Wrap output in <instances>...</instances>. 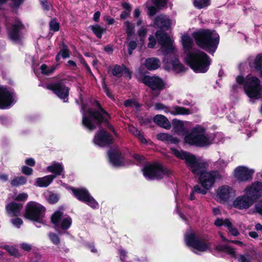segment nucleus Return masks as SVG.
<instances>
[{"instance_id":"052dcab7","label":"nucleus","mask_w":262,"mask_h":262,"mask_svg":"<svg viewBox=\"0 0 262 262\" xmlns=\"http://www.w3.org/2000/svg\"><path fill=\"white\" fill-rule=\"evenodd\" d=\"M21 172L26 175L30 176L32 174L33 169L27 166H24L21 167Z\"/></svg>"},{"instance_id":"49530a36","label":"nucleus","mask_w":262,"mask_h":262,"mask_svg":"<svg viewBox=\"0 0 262 262\" xmlns=\"http://www.w3.org/2000/svg\"><path fill=\"white\" fill-rule=\"evenodd\" d=\"M133 129L135 130V132H133V134L138 138L142 143L145 144H147V140L144 138V136L140 132V131L136 128H133Z\"/></svg>"},{"instance_id":"e433bc0d","label":"nucleus","mask_w":262,"mask_h":262,"mask_svg":"<svg viewBox=\"0 0 262 262\" xmlns=\"http://www.w3.org/2000/svg\"><path fill=\"white\" fill-rule=\"evenodd\" d=\"M27 182V178L23 176L17 177L11 181V184L12 186L18 187L24 185Z\"/></svg>"},{"instance_id":"f3484780","label":"nucleus","mask_w":262,"mask_h":262,"mask_svg":"<svg viewBox=\"0 0 262 262\" xmlns=\"http://www.w3.org/2000/svg\"><path fill=\"white\" fill-rule=\"evenodd\" d=\"M93 142L95 144L100 146H107L113 143L112 137L104 129H100L95 136Z\"/></svg>"},{"instance_id":"37998d69","label":"nucleus","mask_w":262,"mask_h":262,"mask_svg":"<svg viewBox=\"0 0 262 262\" xmlns=\"http://www.w3.org/2000/svg\"><path fill=\"white\" fill-rule=\"evenodd\" d=\"M125 27H126V31L127 35V39H129L131 36L134 33V26L133 24H130L129 21H126L124 23Z\"/></svg>"},{"instance_id":"6e6d98bb","label":"nucleus","mask_w":262,"mask_h":262,"mask_svg":"<svg viewBox=\"0 0 262 262\" xmlns=\"http://www.w3.org/2000/svg\"><path fill=\"white\" fill-rule=\"evenodd\" d=\"M227 162L223 159H220L215 163L216 167L220 169H223L227 165Z\"/></svg>"},{"instance_id":"338daca9","label":"nucleus","mask_w":262,"mask_h":262,"mask_svg":"<svg viewBox=\"0 0 262 262\" xmlns=\"http://www.w3.org/2000/svg\"><path fill=\"white\" fill-rule=\"evenodd\" d=\"M133 157L139 162V163H141L143 162L145 160L144 157L143 156L138 155L136 154H135L133 155Z\"/></svg>"},{"instance_id":"4d7b16f0","label":"nucleus","mask_w":262,"mask_h":262,"mask_svg":"<svg viewBox=\"0 0 262 262\" xmlns=\"http://www.w3.org/2000/svg\"><path fill=\"white\" fill-rule=\"evenodd\" d=\"M60 53L63 58H66L70 57V51L66 46L63 45V49L59 52Z\"/></svg>"},{"instance_id":"f03ea898","label":"nucleus","mask_w":262,"mask_h":262,"mask_svg":"<svg viewBox=\"0 0 262 262\" xmlns=\"http://www.w3.org/2000/svg\"><path fill=\"white\" fill-rule=\"evenodd\" d=\"M98 110L89 108L85 109L84 105L81 106V112L82 114V124L89 130H92L96 126L102 122L106 124L107 127L113 132H115L114 128L107 121L108 114L98 104Z\"/></svg>"},{"instance_id":"473e14b6","label":"nucleus","mask_w":262,"mask_h":262,"mask_svg":"<svg viewBox=\"0 0 262 262\" xmlns=\"http://www.w3.org/2000/svg\"><path fill=\"white\" fill-rule=\"evenodd\" d=\"M47 169L48 171L54 173L55 177L58 175L63 176V167L60 163H54L48 166Z\"/></svg>"},{"instance_id":"5701e85b","label":"nucleus","mask_w":262,"mask_h":262,"mask_svg":"<svg viewBox=\"0 0 262 262\" xmlns=\"http://www.w3.org/2000/svg\"><path fill=\"white\" fill-rule=\"evenodd\" d=\"M217 195L221 201L226 202L230 198L235 195V191L232 188L224 185L219 187L217 190Z\"/></svg>"},{"instance_id":"a878e982","label":"nucleus","mask_w":262,"mask_h":262,"mask_svg":"<svg viewBox=\"0 0 262 262\" xmlns=\"http://www.w3.org/2000/svg\"><path fill=\"white\" fill-rule=\"evenodd\" d=\"M22 208V205L14 202H11L6 206L8 215L10 216H18Z\"/></svg>"},{"instance_id":"58836bf2","label":"nucleus","mask_w":262,"mask_h":262,"mask_svg":"<svg viewBox=\"0 0 262 262\" xmlns=\"http://www.w3.org/2000/svg\"><path fill=\"white\" fill-rule=\"evenodd\" d=\"M57 66L58 64L48 67L46 64H43L40 67V70L42 74L49 75L54 72L55 70L57 68Z\"/></svg>"},{"instance_id":"20e7f679","label":"nucleus","mask_w":262,"mask_h":262,"mask_svg":"<svg viewBox=\"0 0 262 262\" xmlns=\"http://www.w3.org/2000/svg\"><path fill=\"white\" fill-rule=\"evenodd\" d=\"M236 81L239 85H243L245 93L249 97L255 99L260 97L262 84L258 78L250 75L246 77L237 76Z\"/></svg>"},{"instance_id":"680f3d73","label":"nucleus","mask_w":262,"mask_h":262,"mask_svg":"<svg viewBox=\"0 0 262 262\" xmlns=\"http://www.w3.org/2000/svg\"><path fill=\"white\" fill-rule=\"evenodd\" d=\"M237 259L240 262H247L250 260L249 255L248 254L245 255L239 254L237 257Z\"/></svg>"},{"instance_id":"864d4df0","label":"nucleus","mask_w":262,"mask_h":262,"mask_svg":"<svg viewBox=\"0 0 262 262\" xmlns=\"http://www.w3.org/2000/svg\"><path fill=\"white\" fill-rule=\"evenodd\" d=\"M49 25L51 30H52L54 32L58 31L59 25V24L55 19L51 20Z\"/></svg>"},{"instance_id":"a18cd8bd","label":"nucleus","mask_w":262,"mask_h":262,"mask_svg":"<svg viewBox=\"0 0 262 262\" xmlns=\"http://www.w3.org/2000/svg\"><path fill=\"white\" fill-rule=\"evenodd\" d=\"M133 129L135 130V132H133V134L138 138L142 143L145 144H147V140L144 138V136L140 132V131L136 128H133Z\"/></svg>"},{"instance_id":"774afa93","label":"nucleus","mask_w":262,"mask_h":262,"mask_svg":"<svg viewBox=\"0 0 262 262\" xmlns=\"http://www.w3.org/2000/svg\"><path fill=\"white\" fill-rule=\"evenodd\" d=\"M255 208L256 211L262 215V201L255 205Z\"/></svg>"},{"instance_id":"7c9ffc66","label":"nucleus","mask_w":262,"mask_h":262,"mask_svg":"<svg viewBox=\"0 0 262 262\" xmlns=\"http://www.w3.org/2000/svg\"><path fill=\"white\" fill-rule=\"evenodd\" d=\"M55 178L54 175H48L36 179L35 183L39 187H47Z\"/></svg>"},{"instance_id":"2f4dec72","label":"nucleus","mask_w":262,"mask_h":262,"mask_svg":"<svg viewBox=\"0 0 262 262\" xmlns=\"http://www.w3.org/2000/svg\"><path fill=\"white\" fill-rule=\"evenodd\" d=\"M216 249L220 252H225L232 257H236V252L235 249L227 245H219L216 246Z\"/></svg>"},{"instance_id":"603ef678","label":"nucleus","mask_w":262,"mask_h":262,"mask_svg":"<svg viewBox=\"0 0 262 262\" xmlns=\"http://www.w3.org/2000/svg\"><path fill=\"white\" fill-rule=\"evenodd\" d=\"M59 196L56 193H52L49 195L48 198V201L51 204H54L59 200Z\"/></svg>"},{"instance_id":"bb28decb","label":"nucleus","mask_w":262,"mask_h":262,"mask_svg":"<svg viewBox=\"0 0 262 262\" xmlns=\"http://www.w3.org/2000/svg\"><path fill=\"white\" fill-rule=\"evenodd\" d=\"M181 40L185 52L187 53V56L189 53H192L194 51H190L193 45V41L191 38L187 34L183 35Z\"/></svg>"},{"instance_id":"dca6fc26","label":"nucleus","mask_w":262,"mask_h":262,"mask_svg":"<svg viewBox=\"0 0 262 262\" xmlns=\"http://www.w3.org/2000/svg\"><path fill=\"white\" fill-rule=\"evenodd\" d=\"M155 107L157 110H163L165 113H169L173 115H185L191 114L190 110L184 107L175 106L172 107H168L161 103H156Z\"/></svg>"},{"instance_id":"6e6552de","label":"nucleus","mask_w":262,"mask_h":262,"mask_svg":"<svg viewBox=\"0 0 262 262\" xmlns=\"http://www.w3.org/2000/svg\"><path fill=\"white\" fill-rule=\"evenodd\" d=\"M144 177L147 180H155L162 179L168 174V171L158 164L146 163L142 169Z\"/></svg>"},{"instance_id":"0e129e2a","label":"nucleus","mask_w":262,"mask_h":262,"mask_svg":"<svg viewBox=\"0 0 262 262\" xmlns=\"http://www.w3.org/2000/svg\"><path fill=\"white\" fill-rule=\"evenodd\" d=\"M20 247L21 249L26 251H29L32 249V246L26 243H23L20 244Z\"/></svg>"},{"instance_id":"8fccbe9b","label":"nucleus","mask_w":262,"mask_h":262,"mask_svg":"<svg viewBox=\"0 0 262 262\" xmlns=\"http://www.w3.org/2000/svg\"><path fill=\"white\" fill-rule=\"evenodd\" d=\"M124 104L126 107H139L140 105L135 100L133 99H127L124 102Z\"/></svg>"},{"instance_id":"c85d7f7f","label":"nucleus","mask_w":262,"mask_h":262,"mask_svg":"<svg viewBox=\"0 0 262 262\" xmlns=\"http://www.w3.org/2000/svg\"><path fill=\"white\" fill-rule=\"evenodd\" d=\"M161 62L159 59L155 57L148 58L145 62V66L148 70H155L160 67Z\"/></svg>"},{"instance_id":"f704fd0d","label":"nucleus","mask_w":262,"mask_h":262,"mask_svg":"<svg viewBox=\"0 0 262 262\" xmlns=\"http://www.w3.org/2000/svg\"><path fill=\"white\" fill-rule=\"evenodd\" d=\"M249 65L251 68L260 72L262 71V55L257 56L253 61L250 62Z\"/></svg>"},{"instance_id":"de8ad7c7","label":"nucleus","mask_w":262,"mask_h":262,"mask_svg":"<svg viewBox=\"0 0 262 262\" xmlns=\"http://www.w3.org/2000/svg\"><path fill=\"white\" fill-rule=\"evenodd\" d=\"M133 129L135 130V132H133V134L138 138L142 143L145 144H147V140L144 138V136L140 132V131L136 128H133Z\"/></svg>"},{"instance_id":"a211bd4d","label":"nucleus","mask_w":262,"mask_h":262,"mask_svg":"<svg viewBox=\"0 0 262 262\" xmlns=\"http://www.w3.org/2000/svg\"><path fill=\"white\" fill-rule=\"evenodd\" d=\"M142 81L154 90H161L164 88V81L158 76H145Z\"/></svg>"},{"instance_id":"aec40b11","label":"nucleus","mask_w":262,"mask_h":262,"mask_svg":"<svg viewBox=\"0 0 262 262\" xmlns=\"http://www.w3.org/2000/svg\"><path fill=\"white\" fill-rule=\"evenodd\" d=\"M253 171L244 166H238L234 171V177L241 182L246 181L251 179Z\"/></svg>"},{"instance_id":"72a5a7b5","label":"nucleus","mask_w":262,"mask_h":262,"mask_svg":"<svg viewBox=\"0 0 262 262\" xmlns=\"http://www.w3.org/2000/svg\"><path fill=\"white\" fill-rule=\"evenodd\" d=\"M158 140L165 141L169 143L177 144L179 142V140L177 138L173 137L166 133H160L157 135Z\"/></svg>"},{"instance_id":"423d86ee","label":"nucleus","mask_w":262,"mask_h":262,"mask_svg":"<svg viewBox=\"0 0 262 262\" xmlns=\"http://www.w3.org/2000/svg\"><path fill=\"white\" fill-rule=\"evenodd\" d=\"M213 137L207 134L205 128L200 125L193 127L185 136L186 143L197 146H208L213 142Z\"/></svg>"},{"instance_id":"ddd939ff","label":"nucleus","mask_w":262,"mask_h":262,"mask_svg":"<svg viewBox=\"0 0 262 262\" xmlns=\"http://www.w3.org/2000/svg\"><path fill=\"white\" fill-rule=\"evenodd\" d=\"M15 102L14 93L6 88L0 86V108H8Z\"/></svg>"},{"instance_id":"6ab92c4d","label":"nucleus","mask_w":262,"mask_h":262,"mask_svg":"<svg viewBox=\"0 0 262 262\" xmlns=\"http://www.w3.org/2000/svg\"><path fill=\"white\" fill-rule=\"evenodd\" d=\"M253 200L246 193L243 196L237 197L233 203V206L237 209H242L249 208L253 203Z\"/></svg>"},{"instance_id":"4c0bfd02","label":"nucleus","mask_w":262,"mask_h":262,"mask_svg":"<svg viewBox=\"0 0 262 262\" xmlns=\"http://www.w3.org/2000/svg\"><path fill=\"white\" fill-rule=\"evenodd\" d=\"M90 28L98 38H101L102 34L105 32L106 29L102 28L99 25L91 26Z\"/></svg>"},{"instance_id":"ea45409f","label":"nucleus","mask_w":262,"mask_h":262,"mask_svg":"<svg viewBox=\"0 0 262 262\" xmlns=\"http://www.w3.org/2000/svg\"><path fill=\"white\" fill-rule=\"evenodd\" d=\"M210 0H194L193 5L198 9H203L210 5Z\"/></svg>"},{"instance_id":"7ed1b4c3","label":"nucleus","mask_w":262,"mask_h":262,"mask_svg":"<svg viewBox=\"0 0 262 262\" xmlns=\"http://www.w3.org/2000/svg\"><path fill=\"white\" fill-rule=\"evenodd\" d=\"M192 37L199 47L209 53H214L219 43V35L214 31L201 29L193 32Z\"/></svg>"},{"instance_id":"9d476101","label":"nucleus","mask_w":262,"mask_h":262,"mask_svg":"<svg viewBox=\"0 0 262 262\" xmlns=\"http://www.w3.org/2000/svg\"><path fill=\"white\" fill-rule=\"evenodd\" d=\"M74 196L79 200L85 203L93 209L99 207V204L97 201L92 196L89 191L84 188L76 189L70 188Z\"/></svg>"},{"instance_id":"412c9836","label":"nucleus","mask_w":262,"mask_h":262,"mask_svg":"<svg viewBox=\"0 0 262 262\" xmlns=\"http://www.w3.org/2000/svg\"><path fill=\"white\" fill-rule=\"evenodd\" d=\"M108 156L110 163L114 167H120L124 165L123 157L118 149L109 150Z\"/></svg>"},{"instance_id":"4be33fe9","label":"nucleus","mask_w":262,"mask_h":262,"mask_svg":"<svg viewBox=\"0 0 262 262\" xmlns=\"http://www.w3.org/2000/svg\"><path fill=\"white\" fill-rule=\"evenodd\" d=\"M163 61L165 64V68L168 70H173L177 73L184 71V66L181 64L178 58L175 56L169 60L166 57H164Z\"/></svg>"},{"instance_id":"393cba45","label":"nucleus","mask_w":262,"mask_h":262,"mask_svg":"<svg viewBox=\"0 0 262 262\" xmlns=\"http://www.w3.org/2000/svg\"><path fill=\"white\" fill-rule=\"evenodd\" d=\"M214 224L217 227H220L223 225L225 226L227 228L229 232L234 236H237L239 234V232L237 229L233 227L232 223L229 219H225V220H223L222 219L217 218L215 220Z\"/></svg>"},{"instance_id":"9b49d317","label":"nucleus","mask_w":262,"mask_h":262,"mask_svg":"<svg viewBox=\"0 0 262 262\" xmlns=\"http://www.w3.org/2000/svg\"><path fill=\"white\" fill-rule=\"evenodd\" d=\"M185 241L188 246L201 252L206 251L210 247L208 243L200 240L193 232L186 234Z\"/></svg>"},{"instance_id":"b1692460","label":"nucleus","mask_w":262,"mask_h":262,"mask_svg":"<svg viewBox=\"0 0 262 262\" xmlns=\"http://www.w3.org/2000/svg\"><path fill=\"white\" fill-rule=\"evenodd\" d=\"M245 191L249 195L253 201L262 195V183L257 182L254 183L250 187L246 188Z\"/></svg>"},{"instance_id":"f257e3e1","label":"nucleus","mask_w":262,"mask_h":262,"mask_svg":"<svg viewBox=\"0 0 262 262\" xmlns=\"http://www.w3.org/2000/svg\"><path fill=\"white\" fill-rule=\"evenodd\" d=\"M171 150L177 157L185 160L187 166L193 174L200 175L201 186H195L193 189L195 192L206 194L207 190L213 186L214 182L222 178V176L217 171L206 172L205 164L198 160L194 155L177 149L172 148Z\"/></svg>"},{"instance_id":"bf43d9fd","label":"nucleus","mask_w":262,"mask_h":262,"mask_svg":"<svg viewBox=\"0 0 262 262\" xmlns=\"http://www.w3.org/2000/svg\"><path fill=\"white\" fill-rule=\"evenodd\" d=\"M12 224L17 228H19L23 224V220L20 218H15L11 220Z\"/></svg>"},{"instance_id":"c03bdc74","label":"nucleus","mask_w":262,"mask_h":262,"mask_svg":"<svg viewBox=\"0 0 262 262\" xmlns=\"http://www.w3.org/2000/svg\"><path fill=\"white\" fill-rule=\"evenodd\" d=\"M28 198V195L25 192H22L19 194L15 193L12 196L13 199L18 201H25L27 200Z\"/></svg>"},{"instance_id":"3c124183","label":"nucleus","mask_w":262,"mask_h":262,"mask_svg":"<svg viewBox=\"0 0 262 262\" xmlns=\"http://www.w3.org/2000/svg\"><path fill=\"white\" fill-rule=\"evenodd\" d=\"M147 33V29L144 28H141L137 32L138 35L140 38V41L141 43L144 42L145 37Z\"/></svg>"},{"instance_id":"5fc2aeb1","label":"nucleus","mask_w":262,"mask_h":262,"mask_svg":"<svg viewBox=\"0 0 262 262\" xmlns=\"http://www.w3.org/2000/svg\"><path fill=\"white\" fill-rule=\"evenodd\" d=\"M50 239L55 245H58L60 243V239L57 235L54 233H50L49 234Z\"/></svg>"},{"instance_id":"a19ab883","label":"nucleus","mask_w":262,"mask_h":262,"mask_svg":"<svg viewBox=\"0 0 262 262\" xmlns=\"http://www.w3.org/2000/svg\"><path fill=\"white\" fill-rule=\"evenodd\" d=\"M225 108V106L221 105L219 104H212L211 107V112L213 114H221L223 113Z\"/></svg>"},{"instance_id":"4468645a","label":"nucleus","mask_w":262,"mask_h":262,"mask_svg":"<svg viewBox=\"0 0 262 262\" xmlns=\"http://www.w3.org/2000/svg\"><path fill=\"white\" fill-rule=\"evenodd\" d=\"M51 220L57 228L63 230L68 229L72 224L71 217L67 215H63V212L60 210L55 212L52 216Z\"/></svg>"},{"instance_id":"0eeeda50","label":"nucleus","mask_w":262,"mask_h":262,"mask_svg":"<svg viewBox=\"0 0 262 262\" xmlns=\"http://www.w3.org/2000/svg\"><path fill=\"white\" fill-rule=\"evenodd\" d=\"M46 209L41 204L31 201L28 202L26 206L25 217L30 220L43 223Z\"/></svg>"},{"instance_id":"c9c22d12","label":"nucleus","mask_w":262,"mask_h":262,"mask_svg":"<svg viewBox=\"0 0 262 262\" xmlns=\"http://www.w3.org/2000/svg\"><path fill=\"white\" fill-rule=\"evenodd\" d=\"M123 72H128L125 66L115 65L112 70V74L114 76L120 77L122 76Z\"/></svg>"},{"instance_id":"39448f33","label":"nucleus","mask_w":262,"mask_h":262,"mask_svg":"<svg viewBox=\"0 0 262 262\" xmlns=\"http://www.w3.org/2000/svg\"><path fill=\"white\" fill-rule=\"evenodd\" d=\"M186 60L191 69L196 73H206L211 63V59L207 54L199 50L189 53L186 56Z\"/></svg>"},{"instance_id":"1a4fd4ad","label":"nucleus","mask_w":262,"mask_h":262,"mask_svg":"<svg viewBox=\"0 0 262 262\" xmlns=\"http://www.w3.org/2000/svg\"><path fill=\"white\" fill-rule=\"evenodd\" d=\"M156 37L159 44L161 46V52L165 56L173 54L174 47L173 40L164 32L160 30L157 31Z\"/></svg>"},{"instance_id":"c756f323","label":"nucleus","mask_w":262,"mask_h":262,"mask_svg":"<svg viewBox=\"0 0 262 262\" xmlns=\"http://www.w3.org/2000/svg\"><path fill=\"white\" fill-rule=\"evenodd\" d=\"M154 121L159 126L165 129L170 128L171 125L168 119L163 115H157L154 118Z\"/></svg>"},{"instance_id":"09e8293b","label":"nucleus","mask_w":262,"mask_h":262,"mask_svg":"<svg viewBox=\"0 0 262 262\" xmlns=\"http://www.w3.org/2000/svg\"><path fill=\"white\" fill-rule=\"evenodd\" d=\"M133 129L135 130V132H133V134L138 138L142 143L145 144H147V140L144 138V136L140 132V131L136 128H133Z\"/></svg>"},{"instance_id":"e2e57ef3","label":"nucleus","mask_w":262,"mask_h":262,"mask_svg":"<svg viewBox=\"0 0 262 262\" xmlns=\"http://www.w3.org/2000/svg\"><path fill=\"white\" fill-rule=\"evenodd\" d=\"M154 4L158 7H164L166 4V0H152Z\"/></svg>"},{"instance_id":"cd10ccee","label":"nucleus","mask_w":262,"mask_h":262,"mask_svg":"<svg viewBox=\"0 0 262 262\" xmlns=\"http://www.w3.org/2000/svg\"><path fill=\"white\" fill-rule=\"evenodd\" d=\"M155 25L159 28H166V29L170 25V20L165 15H160L156 18L154 21Z\"/></svg>"},{"instance_id":"13d9d810","label":"nucleus","mask_w":262,"mask_h":262,"mask_svg":"<svg viewBox=\"0 0 262 262\" xmlns=\"http://www.w3.org/2000/svg\"><path fill=\"white\" fill-rule=\"evenodd\" d=\"M137 42L135 41H130L128 45V50L129 55L132 54L133 51L137 47Z\"/></svg>"},{"instance_id":"69168bd1","label":"nucleus","mask_w":262,"mask_h":262,"mask_svg":"<svg viewBox=\"0 0 262 262\" xmlns=\"http://www.w3.org/2000/svg\"><path fill=\"white\" fill-rule=\"evenodd\" d=\"M156 43V40L153 36L150 35L149 37V42L148 43V47L149 48H153Z\"/></svg>"},{"instance_id":"2eb2a0df","label":"nucleus","mask_w":262,"mask_h":262,"mask_svg":"<svg viewBox=\"0 0 262 262\" xmlns=\"http://www.w3.org/2000/svg\"><path fill=\"white\" fill-rule=\"evenodd\" d=\"M47 88L52 91L59 98L62 99L63 102L68 101L69 89L65 85L63 81L48 84Z\"/></svg>"},{"instance_id":"79ce46f5","label":"nucleus","mask_w":262,"mask_h":262,"mask_svg":"<svg viewBox=\"0 0 262 262\" xmlns=\"http://www.w3.org/2000/svg\"><path fill=\"white\" fill-rule=\"evenodd\" d=\"M4 249L6 250L12 256L16 257L20 256V254L18 252V250L12 246L8 245H5L4 246Z\"/></svg>"},{"instance_id":"f8f14e48","label":"nucleus","mask_w":262,"mask_h":262,"mask_svg":"<svg viewBox=\"0 0 262 262\" xmlns=\"http://www.w3.org/2000/svg\"><path fill=\"white\" fill-rule=\"evenodd\" d=\"M6 27L9 38L13 41H17L20 37V31L24 26L18 19L9 20L7 22Z\"/></svg>"}]
</instances>
